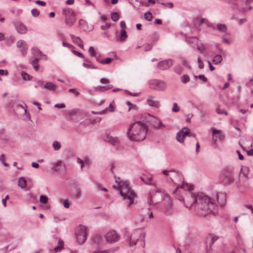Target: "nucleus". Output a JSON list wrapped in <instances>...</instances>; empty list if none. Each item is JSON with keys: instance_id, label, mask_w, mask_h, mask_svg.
Returning a JSON list of instances; mask_svg holds the SVG:
<instances>
[{"instance_id": "obj_1", "label": "nucleus", "mask_w": 253, "mask_h": 253, "mask_svg": "<svg viewBox=\"0 0 253 253\" xmlns=\"http://www.w3.org/2000/svg\"><path fill=\"white\" fill-rule=\"evenodd\" d=\"M191 202L190 209L194 208L201 216L217 214L218 205L223 206L226 203V195L223 193H216L214 197L203 193H190Z\"/></svg>"}, {"instance_id": "obj_2", "label": "nucleus", "mask_w": 253, "mask_h": 253, "mask_svg": "<svg viewBox=\"0 0 253 253\" xmlns=\"http://www.w3.org/2000/svg\"><path fill=\"white\" fill-rule=\"evenodd\" d=\"M148 132V126L141 121H136L130 125L126 135L129 140L139 142L144 140Z\"/></svg>"}, {"instance_id": "obj_3", "label": "nucleus", "mask_w": 253, "mask_h": 253, "mask_svg": "<svg viewBox=\"0 0 253 253\" xmlns=\"http://www.w3.org/2000/svg\"><path fill=\"white\" fill-rule=\"evenodd\" d=\"M115 182L116 184L114 185L113 187L119 191L121 195L124 200H127L129 201L127 207H129L133 205L136 195L132 190L128 183L126 181L121 180L120 178H116Z\"/></svg>"}, {"instance_id": "obj_4", "label": "nucleus", "mask_w": 253, "mask_h": 253, "mask_svg": "<svg viewBox=\"0 0 253 253\" xmlns=\"http://www.w3.org/2000/svg\"><path fill=\"white\" fill-rule=\"evenodd\" d=\"M169 195L165 192L164 191L157 189L154 193L150 192L148 197V204L149 205H153L167 199H169Z\"/></svg>"}, {"instance_id": "obj_5", "label": "nucleus", "mask_w": 253, "mask_h": 253, "mask_svg": "<svg viewBox=\"0 0 253 253\" xmlns=\"http://www.w3.org/2000/svg\"><path fill=\"white\" fill-rule=\"evenodd\" d=\"M145 237V233L141 232L139 229L134 230L130 237L129 246L132 247L138 243H140V246L144 247Z\"/></svg>"}, {"instance_id": "obj_6", "label": "nucleus", "mask_w": 253, "mask_h": 253, "mask_svg": "<svg viewBox=\"0 0 253 253\" xmlns=\"http://www.w3.org/2000/svg\"><path fill=\"white\" fill-rule=\"evenodd\" d=\"M62 14L65 16V24L71 27L76 21V15L71 8H65L62 10Z\"/></svg>"}, {"instance_id": "obj_7", "label": "nucleus", "mask_w": 253, "mask_h": 253, "mask_svg": "<svg viewBox=\"0 0 253 253\" xmlns=\"http://www.w3.org/2000/svg\"><path fill=\"white\" fill-rule=\"evenodd\" d=\"M87 236V228L82 225L79 226L76 231V236L78 241L81 244L84 243L86 241Z\"/></svg>"}, {"instance_id": "obj_8", "label": "nucleus", "mask_w": 253, "mask_h": 253, "mask_svg": "<svg viewBox=\"0 0 253 253\" xmlns=\"http://www.w3.org/2000/svg\"><path fill=\"white\" fill-rule=\"evenodd\" d=\"M146 122L150 124L155 129H158L165 127V126L158 118L150 114H148Z\"/></svg>"}, {"instance_id": "obj_9", "label": "nucleus", "mask_w": 253, "mask_h": 253, "mask_svg": "<svg viewBox=\"0 0 253 253\" xmlns=\"http://www.w3.org/2000/svg\"><path fill=\"white\" fill-rule=\"evenodd\" d=\"M149 84L151 88L160 91H164L167 88L166 84L164 81L158 80H151Z\"/></svg>"}, {"instance_id": "obj_10", "label": "nucleus", "mask_w": 253, "mask_h": 253, "mask_svg": "<svg viewBox=\"0 0 253 253\" xmlns=\"http://www.w3.org/2000/svg\"><path fill=\"white\" fill-rule=\"evenodd\" d=\"M104 238L107 242L114 243L119 241L120 236L115 230H110L104 235Z\"/></svg>"}, {"instance_id": "obj_11", "label": "nucleus", "mask_w": 253, "mask_h": 253, "mask_svg": "<svg viewBox=\"0 0 253 253\" xmlns=\"http://www.w3.org/2000/svg\"><path fill=\"white\" fill-rule=\"evenodd\" d=\"M190 133V129L188 127H183L176 134V140L180 143H182L186 135Z\"/></svg>"}, {"instance_id": "obj_12", "label": "nucleus", "mask_w": 253, "mask_h": 253, "mask_svg": "<svg viewBox=\"0 0 253 253\" xmlns=\"http://www.w3.org/2000/svg\"><path fill=\"white\" fill-rule=\"evenodd\" d=\"M71 195L75 199H79L82 196V190L79 186L74 184L71 189Z\"/></svg>"}, {"instance_id": "obj_13", "label": "nucleus", "mask_w": 253, "mask_h": 253, "mask_svg": "<svg viewBox=\"0 0 253 253\" xmlns=\"http://www.w3.org/2000/svg\"><path fill=\"white\" fill-rule=\"evenodd\" d=\"M222 182L224 184H230L234 180V172L232 170L227 171L224 173Z\"/></svg>"}, {"instance_id": "obj_14", "label": "nucleus", "mask_w": 253, "mask_h": 253, "mask_svg": "<svg viewBox=\"0 0 253 253\" xmlns=\"http://www.w3.org/2000/svg\"><path fill=\"white\" fill-rule=\"evenodd\" d=\"M169 178L172 181L176 184L178 181L182 180V174L178 171H176L175 170H169Z\"/></svg>"}, {"instance_id": "obj_15", "label": "nucleus", "mask_w": 253, "mask_h": 253, "mask_svg": "<svg viewBox=\"0 0 253 253\" xmlns=\"http://www.w3.org/2000/svg\"><path fill=\"white\" fill-rule=\"evenodd\" d=\"M172 64L173 62L172 60H165L159 62L158 63L157 67L160 70H167L172 66Z\"/></svg>"}, {"instance_id": "obj_16", "label": "nucleus", "mask_w": 253, "mask_h": 253, "mask_svg": "<svg viewBox=\"0 0 253 253\" xmlns=\"http://www.w3.org/2000/svg\"><path fill=\"white\" fill-rule=\"evenodd\" d=\"M66 169V165L65 163L61 161L58 160L53 164L52 169L55 171H59L64 170Z\"/></svg>"}, {"instance_id": "obj_17", "label": "nucleus", "mask_w": 253, "mask_h": 253, "mask_svg": "<svg viewBox=\"0 0 253 253\" xmlns=\"http://www.w3.org/2000/svg\"><path fill=\"white\" fill-rule=\"evenodd\" d=\"M116 41L120 42H125L127 38L126 32L124 29H122L121 30L120 35L119 36L118 35V32H116Z\"/></svg>"}, {"instance_id": "obj_18", "label": "nucleus", "mask_w": 253, "mask_h": 253, "mask_svg": "<svg viewBox=\"0 0 253 253\" xmlns=\"http://www.w3.org/2000/svg\"><path fill=\"white\" fill-rule=\"evenodd\" d=\"M103 139L112 144L113 145H116L119 143V140L117 137H113L107 134H106L103 136Z\"/></svg>"}, {"instance_id": "obj_19", "label": "nucleus", "mask_w": 253, "mask_h": 253, "mask_svg": "<svg viewBox=\"0 0 253 253\" xmlns=\"http://www.w3.org/2000/svg\"><path fill=\"white\" fill-rule=\"evenodd\" d=\"M188 193H189V195L187 196V199H186V202H185V201H184V198L183 195H181L180 194H178L176 195V198L177 199V200H178L179 201H180L182 202H183L184 206L187 208H188L190 207V204H188L190 203V202H191V199H190V193H191L190 192H189Z\"/></svg>"}, {"instance_id": "obj_20", "label": "nucleus", "mask_w": 253, "mask_h": 253, "mask_svg": "<svg viewBox=\"0 0 253 253\" xmlns=\"http://www.w3.org/2000/svg\"><path fill=\"white\" fill-rule=\"evenodd\" d=\"M14 111L16 114L18 115H22L25 114L26 109L22 105L17 104L14 108Z\"/></svg>"}, {"instance_id": "obj_21", "label": "nucleus", "mask_w": 253, "mask_h": 253, "mask_svg": "<svg viewBox=\"0 0 253 253\" xmlns=\"http://www.w3.org/2000/svg\"><path fill=\"white\" fill-rule=\"evenodd\" d=\"M154 98V96H149V98L147 100L148 105L155 108H159L160 106V102L157 100H153Z\"/></svg>"}, {"instance_id": "obj_22", "label": "nucleus", "mask_w": 253, "mask_h": 253, "mask_svg": "<svg viewBox=\"0 0 253 253\" xmlns=\"http://www.w3.org/2000/svg\"><path fill=\"white\" fill-rule=\"evenodd\" d=\"M16 29L18 33L20 34H25L27 32V29L25 26L20 22H17L15 24Z\"/></svg>"}, {"instance_id": "obj_23", "label": "nucleus", "mask_w": 253, "mask_h": 253, "mask_svg": "<svg viewBox=\"0 0 253 253\" xmlns=\"http://www.w3.org/2000/svg\"><path fill=\"white\" fill-rule=\"evenodd\" d=\"M165 201L167 202V205L166 206L165 209V212L168 215H170L172 213V204L169 199H169H167Z\"/></svg>"}, {"instance_id": "obj_24", "label": "nucleus", "mask_w": 253, "mask_h": 253, "mask_svg": "<svg viewBox=\"0 0 253 253\" xmlns=\"http://www.w3.org/2000/svg\"><path fill=\"white\" fill-rule=\"evenodd\" d=\"M218 239V237L214 236L213 234L210 233L208 235L206 239V242L210 241L209 247L211 248L214 244V242Z\"/></svg>"}, {"instance_id": "obj_25", "label": "nucleus", "mask_w": 253, "mask_h": 253, "mask_svg": "<svg viewBox=\"0 0 253 253\" xmlns=\"http://www.w3.org/2000/svg\"><path fill=\"white\" fill-rule=\"evenodd\" d=\"M70 37L74 43H76L81 48H84L83 41L80 37H76L73 35H70Z\"/></svg>"}, {"instance_id": "obj_26", "label": "nucleus", "mask_w": 253, "mask_h": 253, "mask_svg": "<svg viewBox=\"0 0 253 253\" xmlns=\"http://www.w3.org/2000/svg\"><path fill=\"white\" fill-rule=\"evenodd\" d=\"M43 87L49 91H54L57 88V86L52 82H48L44 85Z\"/></svg>"}, {"instance_id": "obj_27", "label": "nucleus", "mask_w": 253, "mask_h": 253, "mask_svg": "<svg viewBox=\"0 0 253 253\" xmlns=\"http://www.w3.org/2000/svg\"><path fill=\"white\" fill-rule=\"evenodd\" d=\"M104 236L101 235H95L93 237V241L98 245H101L103 244Z\"/></svg>"}, {"instance_id": "obj_28", "label": "nucleus", "mask_w": 253, "mask_h": 253, "mask_svg": "<svg viewBox=\"0 0 253 253\" xmlns=\"http://www.w3.org/2000/svg\"><path fill=\"white\" fill-rule=\"evenodd\" d=\"M140 179L145 184L148 185H152V183L151 182L152 180V177L151 176H147L145 174H143L140 177Z\"/></svg>"}, {"instance_id": "obj_29", "label": "nucleus", "mask_w": 253, "mask_h": 253, "mask_svg": "<svg viewBox=\"0 0 253 253\" xmlns=\"http://www.w3.org/2000/svg\"><path fill=\"white\" fill-rule=\"evenodd\" d=\"M18 186L22 189L25 188L27 186V181L25 178L21 177L18 181Z\"/></svg>"}, {"instance_id": "obj_30", "label": "nucleus", "mask_w": 253, "mask_h": 253, "mask_svg": "<svg viewBox=\"0 0 253 253\" xmlns=\"http://www.w3.org/2000/svg\"><path fill=\"white\" fill-rule=\"evenodd\" d=\"M16 45L19 48L23 47L24 50H27L28 48L26 42L23 40H19L17 41Z\"/></svg>"}, {"instance_id": "obj_31", "label": "nucleus", "mask_w": 253, "mask_h": 253, "mask_svg": "<svg viewBox=\"0 0 253 253\" xmlns=\"http://www.w3.org/2000/svg\"><path fill=\"white\" fill-rule=\"evenodd\" d=\"M222 61V57L220 54L215 55L212 59V62L215 64H219Z\"/></svg>"}, {"instance_id": "obj_32", "label": "nucleus", "mask_w": 253, "mask_h": 253, "mask_svg": "<svg viewBox=\"0 0 253 253\" xmlns=\"http://www.w3.org/2000/svg\"><path fill=\"white\" fill-rule=\"evenodd\" d=\"M58 243H59V245L57 246L54 249V251L55 252H58L59 251H60L63 248V246H64L63 241L62 240H59Z\"/></svg>"}, {"instance_id": "obj_33", "label": "nucleus", "mask_w": 253, "mask_h": 253, "mask_svg": "<svg viewBox=\"0 0 253 253\" xmlns=\"http://www.w3.org/2000/svg\"><path fill=\"white\" fill-rule=\"evenodd\" d=\"M52 146L55 151H57L59 150L61 147V144L60 142L57 141H55L53 142L52 144Z\"/></svg>"}, {"instance_id": "obj_34", "label": "nucleus", "mask_w": 253, "mask_h": 253, "mask_svg": "<svg viewBox=\"0 0 253 253\" xmlns=\"http://www.w3.org/2000/svg\"><path fill=\"white\" fill-rule=\"evenodd\" d=\"M39 61V59L36 58L35 59H34V60H33L32 61V64L33 66V68L36 71H38L39 68V64H38Z\"/></svg>"}, {"instance_id": "obj_35", "label": "nucleus", "mask_w": 253, "mask_h": 253, "mask_svg": "<svg viewBox=\"0 0 253 253\" xmlns=\"http://www.w3.org/2000/svg\"><path fill=\"white\" fill-rule=\"evenodd\" d=\"M174 70L177 74H181L183 72V67L180 65H178L175 67Z\"/></svg>"}, {"instance_id": "obj_36", "label": "nucleus", "mask_w": 253, "mask_h": 253, "mask_svg": "<svg viewBox=\"0 0 253 253\" xmlns=\"http://www.w3.org/2000/svg\"><path fill=\"white\" fill-rule=\"evenodd\" d=\"M117 249H118V248H111V249L100 251V252H99L98 253H113L115 252H116L117 250Z\"/></svg>"}, {"instance_id": "obj_37", "label": "nucleus", "mask_w": 253, "mask_h": 253, "mask_svg": "<svg viewBox=\"0 0 253 253\" xmlns=\"http://www.w3.org/2000/svg\"><path fill=\"white\" fill-rule=\"evenodd\" d=\"M152 18H153V15L151 12H149V11L146 12L144 14V18L145 20H146L148 21H150L152 20Z\"/></svg>"}, {"instance_id": "obj_38", "label": "nucleus", "mask_w": 253, "mask_h": 253, "mask_svg": "<svg viewBox=\"0 0 253 253\" xmlns=\"http://www.w3.org/2000/svg\"><path fill=\"white\" fill-rule=\"evenodd\" d=\"M216 29L220 32H224L226 31L227 29L225 25L218 24L216 26Z\"/></svg>"}, {"instance_id": "obj_39", "label": "nucleus", "mask_w": 253, "mask_h": 253, "mask_svg": "<svg viewBox=\"0 0 253 253\" xmlns=\"http://www.w3.org/2000/svg\"><path fill=\"white\" fill-rule=\"evenodd\" d=\"M111 17L112 20L114 22L117 21L119 19V15L117 12L112 13L111 14Z\"/></svg>"}, {"instance_id": "obj_40", "label": "nucleus", "mask_w": 253, "mask_h": 253, "mask_svg": "<svg viewBox=\"0 0 253 253\" xmlns=\"http://www.w3.org/2000/svg\"><path fill=\"white\" fill-rule=\"evenodd\" d=\"M21 76L22 77L23 79L25 81L30 80L32 78V77L31 76H30L29 74L25 72H22L21 73Z\"/></svg>"}, {"instance_id": "obj_41", "label": "nucleus", "mask_w": 253, "mask_h": 253, "mask_svg": "<svg viewBox=\"0 0 253 253\" xmlns=\"http://www.w3.org/2000/svg\"><path fill=\"white\" fill-rule=\"evenodd\" d=\"M113 60V59L111 58H107L105 60H98V62L102 64H109Z\"/></svg>"}, {"instance_id": "obj_42", "label": "nucleus", "mask_w": 253, "mask_h": 253, "mask_svg": "<svg viewBox=\"0 0 253 253\" xmlns=\"http://www.w3.org/2000/svg\"><path fill=\"white\" fill-rule=\"evenodd\" d=\"M190 80V78L188 75H184L181 78V82L184 84H186Z\"/></svg>"}, {"instance_id": "obj_43", "label": "nucleus", "mask_w": 253, "mask_h": 253, "mask_svg": "<svg viewBox=\"0 0 253 253\" xmlns=\"http://www.w3.org/2000/svg\"><path fill=\"white\" fill-rule=\"evenodd\" d=\"M40 201L42 204H46L48 201V198L45 195H41L40 197Z\"/></svg>"}, {"instance_id": "obj_44", "label": "nucleus", "mask_w": 253, "mask_h": 253, "mask_svg": "<svg viewBox=\"0 0 253 253\" xmlns=\"http://www.w3.org/2000/svg\"><path fill=\"white\" fill-rule=\"evenodd\" d=\"M112 87H113V86L112 85L109 84V85H105V86H100L99 87V90L100 91H103L108 90L111 89Z\"/></svg>"}, {"instance_id": "obj_45", "label": "nucleus", "mask_w": 253, "mask_h": 253, "mask_svg": "<svg viewBox=\"0 0 253 253\" xmlns=\"http://www.w3.org/2000/svg\"><path fill=\"white\" fill-rule=\"evenodd\" d=\"M88 52L92 56H96V51H95L94 48L93 46H90L89 48Z\"/></svg>"}, {"instance_id": "obj_46", "label": "nucleus", "mask_w": 253, "mask_h": 253, "mask_svg": "<svg viewBox=\"0 0 253 253\" xmlns=\"http://www.w3.org/2000/svg\"><path fill=\"white\" fill-rule=\"evenodd\" d=\"M195 78H199L204 82H206L208 81L207 78L204 75H200L198 76H195Z\"/></svg>"}, {"instance_id": "obj_47", "label": "nucleus", "mask_w": 253, "mask_h": 253, "mask_svg": "<svg viewBox=\"0 0 253 253\" xmlns=\"http://www.w3.org/2000/svg\"><path fill=\"white\" fill-rule=\"evenodd\" d=\"M72 52L76 56H78L79 57H81L82 58H84V55L81 52H78L76 50H75L74 49L72 50Z\"/></svg>"}, {"instance_id": "obj_48", "label": "nucleus", "mask_w": 253, "mask_h": 253, "mask_svg": "<svg viewBox=\"0 0 253 253\" xmlns=\"http://www.w3.org/2000/svg\"><path fill=\"white\" fill-rule=\"evenodd\" d=\"M179 107L178 106V105L176 103H174L173 104V107L172 108V111L173 112H177L179 111Z\"/></svg>"}, {"instance_id": "obj_49", "label": "nucleus", "mask_w": 253, "mask_h": 253, "mask_svg": "<svg viewBox=\"0 0 253 253\" xmlns=\"http://www.w3.org/2000/svg\"><path fill=\"white\" fill-rule=\"evenodd\" d=\"M197 49L201 53H203L205 51V47L202 43L197 44Z\"/></svg>"}, {"instance_id": "obj_50", "label": "nucleus", "mask_w": 253, "mask_h": 253, "mask_svg": "<svg viewBox=\"0 0 253 253\" xmlns=\"http://www.w3.org/2000/svg\"><path fill=\"white\" fill-rule=\"evenodd\" d=\"M36 84L35 85V88H38V87L42 86L43 82L40 80H35V81Z\"/></svg>"}, {"instance_id": "obj_51", "label": "nucleus", "mask_w": 253, "mask_h": 253, "mask_svg": "<svg viewBox=\"0 0 253 253\" xmlns=\"http://www.w3.org/2000/svg\"><path fill=\"white\" fill-rule=\"evenodd\" d=\"M197 61L198 63V67L200 69H202L204 67V64L203 62L201 60L200 58H198Z\"/></svg>"}, {"instance_id": "obj_52", "label": "nucleus", "mask_w": 253, "mask_h": 253, "mask_svg": "<svg viewBox=\"0 0 253 253\" xmlns=\"http://www.w3.org/2000/svg\"><path fill=\"white\" fill-rule=\"evenodd\" d=\"M84 67L86 68L96 69V68L92 64L84 63L83 64Z\"/></svg>"}, {"instance_id": "obj_53", "label": "nucleus", "mask_w": 253, "mask_h": 253, "mask_svg": "<svg viewBox=\"0 0 253 253\" xmlns=\"http://www.w3.org/2000/svg\"><path fill=\"white\" fill-rule=\"evenodd\" d=\"M62 45L64 47H68V48H72V49L75 48V46H73L72 44H70L69 43H67L66 42H63Z\"/></svg>"}, {"instance_id": "obj_54", "label": "nucleus", "mask_w": 253, "mask_h": 253, "mask_svg": "<svg viewBox=\"0 0 253 253\" xmlns=\"http://www.w3.org/2000/svg\"><path fill=\"white\" fill-rule=\"evenodd\" d=\"M5 158H4V155L3 154H2L0 156V162L3 164V166L6 167L7 166V164L5 162Z\"/></svg>"}, {"instance_id": "obj_55", "label": "nucleus", "mask_w": 253, "mask_h": 253, "mask_svg": "<svg viewBox=\"0 0 253 253\" xmlns=\"http://www.w3.org/2000/svg\"><path fill=\"white\" fill-rule=\"evenodd\" d=\"M31 13L34 17H37L39 15V11L36 9H33L31 10Z\"/></svg>"}, {"instance_id": "obj_56", "label": "nucleus", "mask_w": 253, "mask_h": 253, "mask_svg": "<svg viewBox=\"0 0 253 253\" xmlns=\"http://www.w3.org/2000/svg\"><path fill=\"white\" fill-rule=\"evenodd\" d=\"M152 45L149 44V43H146L144 45V50L145 51H149L152 48Z\"/></svg>"}, {"instance_id": "obj_57", "label": "nucleus", "mask_w": 253, "mask_h": 253, "mask_svg": "<svg viewBox=\"0 0 253 253\" xmlns=\"http://www.w3.org/2000/svg\"><path fill=\"white\" fill-rule=\"evenodd\" d=\"M216 112L218 114H224L225 115H227V112L225 110H220L219 108L216 109Z\"/></svg>"}, {"instance_id": "obj_58", "label": "nucleus", "mask_w": 253, "mask_h": 253, "mask_svg": "<svg viewBox=\"0 0 253 253\" xmlns=\"http://www.w3.org/2000/svg\"><path fill=\"white\" fill-rule=\"evenodd\" d=\"M86 23V22L84 20H83V19H80L79 21V24L80 26H81V27L82 28H83L84 29V30H85V29H84V25H85Z\"/></svg>"}, {"instance_id": "obj_59", "label": "nucleus", "mask_w": 253, "mask_h": 253, "mask_svg": "<svg viewBox=\"0 0 253 253\" xmlns=\"http://www.w3.org/2000/svg\"><path fill=\"white\" fill-rule=\"evenodd\" d=\"M183 68L184 67H187L188 69H190V66L189 65L188 63L186 60H183L181 62V65Z\"/></svg>"}, {"instance_id": "obj_60", "label": "nucleus", "mask_w": 253, "mask_h": 253, "mask_svg": "<svg viewBox=\"0 0 253 253\" xmlns=\"http://www.w3.org/2000/svg\"><path fill=\"white\" fill-rule=\"evenodd\" d=\"M245 208L250 211L251 213H253V207L251 205H246L245 206Z\"/></svg>"}, {"instance_id": "obj_61", "label": "nucleus", "mask_w": 253, "mask_h": 253, "mask_svg": "<svg viewBox=\"0 0 253 253\" xmlns=\"http://www.w3.org/2000/svg\"><path fill=\"white\" fill-rule=\"evenodd\" d=\"M35 3L38 4H40L41 6H45L46 5V3L44 1H41L40 0H36Z\"/></svg>"}, {"instance_id": "obj_62", "label": "nucleus", "mask_w": 253, "mask_h": 253, "mask_svg": "<svg viewBox=\"0 0 253 253\" xmlns=\"http://www.w3.org/2000/svg\"><path fill=\"white\" fill-rule=\"evenodd\" d=\"M8 74L7 70H4L2 69H0V75L1 76L3 75H7Z\"/></svg>"}, {"instance_id": "obj_63", "label": "nucleus", "mask_w": 253, "mask_h": 253, "mask_svg": "<svg viewBox=\"0 0 253 253\" xmlns=\"http://www.w3.org/2000/svg\"><path fill=\"white\" fill-rule=\"evenodd\" d=\"M63 205L65 208H69L70 207V204L68 203V199H66L63 203Z\"/></svg>"}, {"instance_id": "obj_64", "label": "nucleus", "mask_w": 253, "mask_h": 253, "mask_svg": "<svg viewBox=\"0 0 253 253\" xmlns=\"http://www.w3.org/2000/svg\"><path fill=\"white\" fill-rule=\"evenodd\" d=\"M55 107L58 108H64L65 107V105L63 103L56 104L55 105Z\"/></svg>"}]
</instances>
